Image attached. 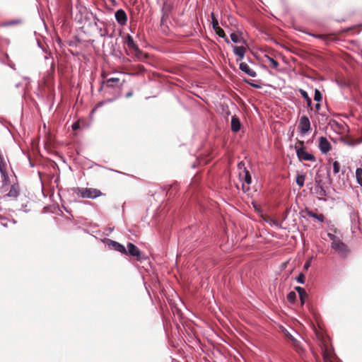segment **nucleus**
I'll use <instances>...</instances> for the list:
<instances>
[{
	"label": "nucleus",
	"mask_w": 362,
	"mask_h": 362,
	"mask_svg": "<svg viewBox=\"0 0 362 362\" xmlns=\"http://www.w3.org/2000/svg\"><path fill=\"white\" fill-rule=\"evenodd\" d=\"M73 191L75 194L81 198L95 199L103 195L100 190L95 188L76 187Z\"/></svg>",
	"instance_id": "f257e3e1"
},
{
	"label": "nucleus",
	"mask_w": 362,
	"mask_h": 362,
	"mask_svg": "<svg viewBox=\"0 0 362 362\" xmlns=\"http://www.w3.org/2000/svg\"><path fill=\"white\" fill-rule=\"evenodd\" d=\"M8 158L0 151V173L2 177L3 185H8L11 181L8 177V170L10 168Z\"/></svg>",
	"instance_id": "f03ea898"
},
{
	"label": "nucleus",
	"mask_w": 362,
	"mask_h": 362,
	"mask_svg": "<svg viewBox=\"0 0 362 362\" xmlns=\"http://www.w3.org/2000/svg\"><path fill=\"white\" fill-rule=\"evenodd\" d=\"M300 146H296V156L300 161H311V162H315L316 158L315 156L308 152L306 150V148L305 147L303 142H300Z\"/></svg>",
	"instance_id": "7ed1b4c3"
},
{
	"label": "nucleus",
	"mask_w": 362,
	"mask_h": 362,
	"mask_svg": "<svg viewBox=\"0 0 362 362\" xmlns=\"http://www.w3.org/2000/svg\"><path fill=\"white\" fill-rule=\"evenodd\" d=\"M239 177L241 181H244L245 183H243V190L246 192L250 190L249 185L252 182V177L250 174V172L244 168L243 170L239 173Z\"/></svg>",
	"instance_id": "20e7f679"
},
{
	"label": "nucleus",
	"mask_w": 362,
	"mask_h": 362,
	"mask_svg": "<svg viewBox=\"0 0 362 362\" xmlns=\"http://www.w3.org/2000/svg\"><path fill=\"white\" fill-rule=\"evenodd\" d=\"M331 247L344 257L349 252L346 245L339 238L332 242Z\"/></svg>",
	"instance_id": "39448f33"
},
{
	"label": "nucleus",
	"mask_w": 362,
	"mask_h": 362,
	"mask_svg": "<svg viewBox=\"0 0 362 362\" xmlns=\"http://www.w3.org/2000/svg\"><path fill=\"white\" fill-rule=\"evenodd\" d=\"M279 328L281 332H283L286 337H287L293 344V346L296 349V351L300 352L302 351V346L295 337L288 330L287 328L284 326L279 325Z\"/></svg>",
	"instance_id": "423d86ee"
},
{
	"label": "nucleus",
	"mask_w": 362,
	"mask_h": 362,
	"mask_svg": "<svg viewBox=\"0 0 362 362\" xmlns=\"http://www.w3.org/2000/svg\"><path fill=\"white\" fill-rule=\"evenodd\" d=\"M124 255L132 256L138 261L141 259V252L140 250L132 243L127 244V248H126V253H124Z\"/></svg>",
	"instance_id": "0eeeda50"
},
{
	"label": "nucleus",
	"mask_w": 362,
	"mask_h": 362,
	"mask_svg": "<svg viewBox=\"0 0 362 362\" xmlns=\"http://www.w3.org/2000/svg\"><path fill=\"white\" fill-rule=\"evenodd\" d=\"M298 129L303 134L308 133L310 129V119L307 116H302L300 119Z\"/></svg>",
	"instance_id": "6e6552de"
},
{
	"label": "nucleus",
	"mask_w": 362,
	"mask_h": 362,
	"mask_svg": "<svg viewBox=\"0 0 362 362\" xmlns=\"http://www.w3.org/2000/svg\"><path fill=\"white\" fill-rule=\"evenodd\" d=\"M173 9V4L168 0H165L162 7V18L161 23H163L164 21L168 18L170 13H171Z\"/></svg>",
	"instance_id": "1a4fd4ad"
},
{
	"label": "nucleus",
	"mask_w": 362,
	"mask_h": 362,
	"mask_svg": "<svg viewBox=\"0 0 362 362\" xmlns=\"http://www.w3.org/2000/svg\"><path fill=\"white\" fill-rule=\"evenodd\" d=\"M318 147L322 153L326 154L330 151L331 144L326 137L321 136L319 139Z\"/></svg>",
	"instance_id": "9d476101"
},
{
	"label": "nucleus",
	"mask_w": 362,
	"mask_h": 362,
	"mask_svg": "<svg viewBox=\"0 0 362 362\" xmlns=\"http://www.w3.org/2000/svg\"><path fill=\"white\" fill-rule=\"evenodd\" d=\"M125 44L130 49L134 51L137 56L139 54H141V51L139 49L137 45L134 42L133 37L130 35H127L125 39Z\"/></svg>",
	"instance_id": "9b49d317"
},
{
	"label": "nucleus",
	"mask_w": 362,
	"mask_h": 362,
	"mask_svg": "<svg viewBox=\"0 0 362 362\" xmlns=\"http://www.w3.org/2000/svg\"><path fill=\"white\" fill-rule=\"evenodd\" d=\"M115 18L117 23L121 25H124L127 22V16L122 9H119L115 12Z\"/></svg>",
	"instance_id": "f8f14e48"
},
{
	"label": "nucleus",
	"mask_w": 362,
	"mask_h": 362,
	"mask_svg": "<svg viewBox=\"0 0 362 362\" xmlns=\"http://www.w3.org/2000/svg\"><path fill=\"white\" fill-rule=\"evenodd\" d=\"M314 189L319 199L325 200V197L327 196V192L320 182L316 183Z\"/></svg>",
	"instance_id": "ddd939ff"
},
{
	"label": "nucleus",
	"mask_w": 362,
	"mask_h": 362,
	"mask_svg": "<svg viewBox=\"0 0 362 362\" xmlns=\"http://www.w3.org/2000/svg\"><path fill=\"white\" fill-rule=\"evenodd\" d=\"M108 245L111 247L113 250L118 251L122 254L124 255V253H126V247L123 245L115 240H108Z\"/></svg>",
	"instance_id": "4468645a"
},
{
	"label": "nucleus",
	"mask_w": 362,
	"mask_h": 362,
	"mask_svg": "<svg viewBox=\"0 0 362 362\" xmlns=\"http://www.w3.org/2000/svg\"><path fill=\"white\" fill-rule=\"evenodd\" d=\"M239 67L242 71L245 72L248 76L252 77H255L256 76L255 71L251 69L247 63L241 62Z\"/></svg>",
	"instance_id": "2eb2a0df"
},
{
	"label": "nucleus",
	"mask_w": 362,
	"mask_h": 362,
	"mask_svg": "<svg viewBox=\"0 0 362 362\" xmlns=\"http://www.w3.org/2000/svg\"><path fill=\"white\" fill-rule=\"evenodd\" d=\"M20 188L18 184L11 185L7 196L11 198H16L19 195Z\"/></svg>",
	"instance_id": "dca6fc26"
},
{
	"label": "nucleus",
	"mask_w": 362,
	"mask_h": 362,
	"mask_svg": "<svg viewBox=\"0 0 362 362\" xmlns=\"http://www.w3.org/2000/svg\"><path fill=\"white\" fill-rule=\"evenodd\" d=\"M233 51L234 53L239 57L238 60H241L245 56L246 48L243 46H234Z\"/></svg>",
	"instance_id": "f3484780"
},
{
	"label": "nucleus",
	"mask_w": 362,
	"mask_h": 362,
	"mask_svg": "<svg viewBox=\"0 0 362 362\" xmlns=\"http://www.w3.org/2000/svg\"><path fill=\"white\" fill-rule=\"evenodd\" d=\"M119 82V78H108L106 81H103L101 83L100 90L103 89L104 84L105 83H107V86L114 88L115 86V84L118 83Z\"/></svg>",
	"instance_id": "a211bd4d"
},
{
	"label": "nucleus",
	"mask_w": 362,
	"mask_h": 362,
	"mask_svg": "<svg viewBox=\"0 0 362 362\" xmlns=\"http://www.w3.org/2000/svg\"><path fill=\"white\" fill-rule=\"evenodd\" d=\"M240 119L234 116L231 119V130L234 132H238L240 129Z\"/></svg>",
	"instance_id": "6ab92c4d"
},
{
	"label": "nucleus",
	"mask_w": 362,
	"mask_h": 362,
	"mask_svg": "<svg viewBox=\"0 0 362 362\" xmlns=\"http://www.w3.org/2000/svg\"><path fill=\"white\" fill-rule=\"evenodd\" d=\"M231 40L235 43H245V40L242 37L241 34L233 33L230 35Z\"/></svg>",
	"instance_id": "aec40b11"
},
{
	"label": "nucleus",
	"mask_w": 362,
	"mask_h": 362,
	"mask_svg": "<svg viewBox=\"0 0 362 362\" xmlns=\"http://www.w3.org/2000/svg\"><path fill=\"white\" fill-rule=\"evenodd\" d=\"M295 290L298 292L302 304H304L305 298L307 297L305 290L300 286H296Z\"/></svg>",
	"instance_id": "412c9836"
},
{
	"label": "nucleus",
	"mask_w": 362,
	"mask_h": 362,
	"mask_svg": "<svg viewBox=\"0 0 362 362\" xmlns=\"http://www.w3.org/2000/svg\"><path fill=\"white\" fill-rule=\"evenodd\" d=\"M308 215L310 217H312V218H314L318 220L320 222H324V221H325V216L322 214H317L313 211H308Z\"/></svg>",
	"instance_id": "4be33fe9"
},
{
	"label": "nucleus",
	"mask_w": 362,
	"mask_h": 362,
	"mask_svg": "<svg viewBox=\"0 0 362 362\" xmlns=\"http://www.w3.org/2000/svg\"><path fill=\"white\" fill-rule=\"evenodd\" d=\"M356 180L357 183L362 187V168H357L356 170Z\"/></svg>",
	"instance_id": "5701e85b"
},
{
	"label": "nucleus",
	"mask_w": 362,
	"mask_h": 362,
	"mask_svg": "<svg viewBox=\"0 0 362 362\" xmlns=\"http://www.w3.org/2000/svg\"><path fill=\"white\" fill-rule=\"evenodd\" d=\"M300 93L301 96L305 100L307 105L308 107H310L312 104V100L311 98L309 97L308 93L303 89H300Z\"/></svg>",
	"instance_id": "b1692460"
},
{
	"label": "nucleus",
	"mask_w": 362,
	"mask_h": 362,
	"mask_svg": "<svg viewBox=\"0 0 362 362\" xmlns=\"http://www.w3.org/2000/svg\"><path fill=\"white\" fill-rule=\"evenodd\" d=\"M305 180V175H303V174L298 175L296 178V184L300 187H302L304 186Z\"/></svg>",
	"instance_id": "393cba45"
},
{
	"label": "nucleus",
	"mask_w": 362,
	"mask_h": 362,
	"mask_svg": "<svg viewBox=\"0 0 362 362\" xmlns=\"http://www.w3.org/2000/svg\"><path fill=\"white\" fill-rule=\"evenodd\" d=\"M211 23H212V26H213V28L214 30L216 29L217 27H219L218 26V20L216 19L215 15L214 13H211Z\"/></svg>",
	"instance_id": "a878e982"
},
{
	"label": "nucleus",
	"mask_w": 362,
	"mask_h": 362,
	"mask_svg": "<svg viewBox=\"0 0 362 362\" xmlns=\"http://www.w3.org/2000/svg\"><path fill=\"white\" fill-rule=\"evenodd\" d=\"M322 98V93L318 89L315 90L314 100L317 102L321 101Z\"/></svg>",
	"instance_id": "bb28decb"
},
{
	"label": "nucleus",
	"mask_w": 362,
	"mask_h": 362,
	"mask_svg": "<svg viewBox=\"0 0 362 362\" xmlns=\"http://www.w3.org/2000/svg\"><path fill=\"white\" fill-rule=\"evenodd\" d=\"M296 294L294 291H291L287 295V299L289 302L293 303L296 300Z\"/></svg>",
	"instance_id": "cd10ccee"
},
{
	"label": "nucleus",
	"mask_w": 362,
	"mask_h": 362,
	"mask_svg": "<svg viewBox=\"0 0 362 362\" xmlns=\"http://www.w3.org/2000/svg\"><path fill=\"white\" fill-rule=\"evenodd\" d=\"M214 30L220 37H226L225 32L221 28L217 27L216 29H214Z\"/></svg>",
	"instance_id": "c85d7f7f"
},
{
	"label": "nucleus",
	"mask_w": 362,
	"mask_h": 362,
	"mask_svg": "<svg viewBox=\"0 0 362 362\" xmlns=\"http://www.w3.org/2000/svg\"><path fill=\"white\" fill-rule=\"evenodd\" d=\"M340 171V164L338 161L333 163V172L334 174L339 173Z\"/></svg>",
	"instance_id": "c756f323"
},
{
	"label": "nucleus",
	"mask_w": 362,
	"mask_h": 362,
	"mask_svg": "<svg viewBox=\"0 0 362 362\" xmlns=\"http://www.w3.org/2000/svg\"><path fill=\"white\" fill-rule=\"evenodd\" d=\"M296 280L299 284H304L305 283V275L302 273H300L298 276L296 278Z\"/></svg>",
	"instance_id": "7c9ffc66"
},
{
	"label": "nucleus",
	"mask_w": 362,
	"mask_h": 362,
	"mask_svg": "<svg viewBox=\"0 0 362 362\" xmlns=\"http://www.w3.org/2000/svg\"><path fill=\"white\" fill-rule=\"evenodd\" d=\"M361 142H362V139H361V140H355L354 141L348 142L347 144L349 146H355L356 144H361Z\"/></svg>",
	"instance_id": "2f4dec72"
},
{
	"label": "nucleus",
	"mask_w": 362,
	"mask_h": 362,
	"mask_svg": "<svg viewBox=\"0 0 362 362\" xmlns=\"http://www.w3.org/2000/svg\"><path fill=\"white\" fill-rule=\"evenodd\" d=\"M79 127H80V124L78 122H75L72 124L73 130H76V129H79Z\"/></svg>",
	"instance_id": "473e14b6"
},
{
	"label": "nucleus",
	"mask_w": 362,
	"mask_h": 362,
	"mask_svg": "<svg viewBox=\"0 0 362 362\" xmlns=\"http://www.w3.org/2000/svg\"><path fill=\"white\" fill-rule=\"evenodd\" d=\"M327 235L328 237L330 238V240H332V241H334V240H337L338 238H336V236L332 234V233H327Z\"/></svg>",
	"instance_id": "72a5a7b5"
},
{
	"label": "nucleus",
	"mask_w": 362,
	"mask_h": 362,
	"mask_svg": "<svg viewBox=\"0 0 362 362\" xmlns=\"http://www.w3.org/2000/svg\"><path fill=\"white\" fill-rule=\"evenodd\" d=\"M310 267V262L308 261V262H306L304 264V268L305 269H308L309 267Z\"/></svg>",
	"instance_id": "f704fd0d"
},
{
	"label": "nucleus",
	"mask_w": 362,
	"mask_h": 362,
	"mask_svg": "<svg viewBox=\"0 0 362 362\" xmlns=\"http://www.w3.org/2000/svg\"><path fill=\"white\" fill-rule=\"evenodd\" d=\"M244 168H245V164L244 163H238V168L240 170H242V171H243Z\"/></svg>",
	"instance_id": "c9c22d12"
},
{
	"label": "nucleus",
	"mask_w": 362,
	"mask_h": 362,
	"mask_svg": "<svg viewBox=\"0 0 362 362\" xmlns=\"http://www.w3.org/2000/svg\"><path fill=\"white\" fill-rule=\"evenodd\" d=\"M313 37L320 39H325V37L324 35H312Z\"/></svg>",
	"instance_id": "e433bc0d"
},
{
	"label": "nucleus",
	"mask_w": 362,
	"mask_h": 362,
	"mask_svg": "<svg viewBox=\"0 0 362 362\" xmlns=\"http://www.w3.org/2000/svg\"><path fill=\"white\" fill-rule=\"evenodd\" d=\"M133 95V91H129L126 94V98H129Z\"/></svg>",
	"instance_id": "4c0bfd02"
},
{
	"label": "nucleus",
	"mask_w": 362,
	"mask_h": 362,
	"mask_svg": "<svg viewBox=\"0 0 362 362\" xmlns=\"http://www.w3.org/2000/svg\"><path fill=\"white\" fill-rule=\"evenodd\" d=\"M324 361L325 362H332L327 356H324Z\"/></svg>",
	"instance_id": "58836bf2"
},
{
	"label": "nucleus",
	"mask_w": 362,
	"mask_h": 362,
	"mask_svg": "<svg viewBox=\"0 0 362 362\" xmlns=\"http://www.w3.org/2000/svg\"><path fill=\"white\" fill-rule=\"evenodd\" d=\"M278 66V62L273 59V68H276Z\"/></svg>",
	"instance_id": "ea45409f"
},
{
	"label": "nucleus",
	"mask_w": 362,
	"mask_h": 362,
	"mask_svg": "<svg viewBox=\"0 0 362 362\" xmlns=\"http://www.w3.org/2000/svg\"><path fill=\"white\" fill-rule=\"evenodd\" d=\"M272 223H273V225H277V226L279 225L278 223L274 220H273Z\"/></svg>",
	"instance_id": "a19ab883"
},
{
	"label": "nucleus",
	"mask_w": 362,
	"mask_h": 362,
	"mask_svg": "<svg viewBox=\"0 0 362 362\" xmlns=\"http://www.w3.org/2000/svg\"><path fill=\"white\" fill-rule=\"evenodd\" d=\"M320 104H316V108H317V109H319V108H320Z\"/></svg>",
	"instance_id": "79ce46f5"
},
{
	"label": "nucleus",
	"mask_w": 362,
	"mask_h": 362,
	"mask_svg": "<svg viewBox=\"0 0 362 362\" xmlns=\"http://www.w3.org/2000/svg\"><path fill=\"white\" fill-rule=\"evenodd\" d=\"M265 221H270L271 220H269V217L267 216V218H264Z\"/></svg>",
	"instance_id": "37998d69"
},
{
	"label": "nucleus",
	"mask_w": 362,
	"mask_h": 362,
	"mask_svg": "<svg viewBox=\"0 0 362 362\" xmlns=\"http://www.w3.org/2000/svg\"><path fill=\"white\" fill-rule=\"evenodd\" d=\"M101 76H102L103 78L105 77V74L104 73H103Z\"/></svg>",
	"instance_id": "c03bdc74"
},
{
	"label": "nucleus",
	"mask_w": 362,
	"mask_h": 362,
	"mask_svg": "<svg viewBox=\"0 0 362 362\" xmlns=\"http://www.w3.org/2000/svg\"><path fill=\"white\" fill-rule=\"evenodd\" d=\"M290 329H291L293 333H296V331H294V330H293V329H291V327H290Z\"/></svg>",
	"instance_id": "a18cd8bd"
},
{
	"label": "nucleus",
	"mask_w": 362,
	"mask_h": 362,
	"mask_svg": "<svg viewBox=\"0 0 362 362\" xmlns=\"http://www.w3.org/2000/svg\"><path fill=\"white\" fill-rule=\"evenodd\" d=\"M226 41L228 43L229 42V40L226 38Z\"/></svg>",
	"instance_id": "49530a36"
},
{
	"label": "nucleus",
	"mask_w": 362,
	"mask_h": 362,
	"mask_svg": "<svg viewBox=\"0 0 362 362\" xmlns=\"http://www.w3.org/2000/svg\"><path fill=\"white\" fill-rule=\"evenodd\" d=\"M1 210H2V209H1V207H0V212L1 211Z\"/></svg>",
	"instance_id": "de8ad7c7"
}]
</instances>
